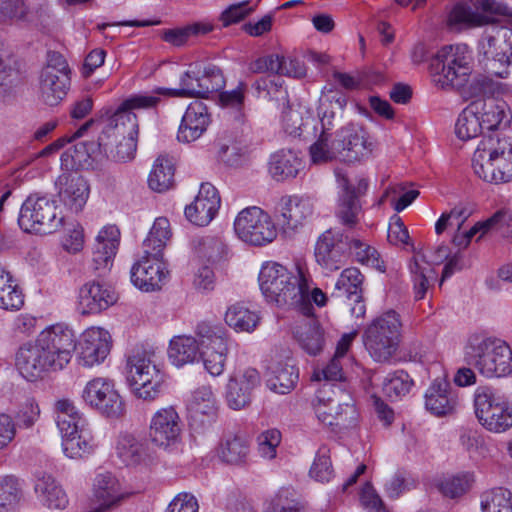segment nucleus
Instances as JSON below:
<instances>
[{
	"instance_id": "obj_1",
	"label": "nucleus",
	"mask_w": 512,
	"mask_h": 512,
	"mask_svg": "<svg viewBox=\"0 0 512 512\" xmlns=\"http://www.w3.org/2000/svg\"><path fill=\"white\" fill-rule=\"evenodd\" d=\"M342 113L327 109L322 112L316 141L310 146L312 163L325 164L335 159L344 162H357L368 158L375 143L367 129L358 122L341 124Z\"/></svg>"
},
{
	"instance_id": "obj_2",
	"label": "nucleus",
	"mask_w": 512,
	"mask_h": 512,
	"mask_svg": "<svg viewBox=\"0 0 512 512\" xmlns=\"http://www.w3.org/2000/svg\"><path fill=\"white\" fill-rule=\"evenodd\" d=\"M472 56L466 44L443 46L431 63L433 84L443 90L455 89L465 100L492 94L494 81L472 72Z\"/></svg>"
},
{
	"instance_id": "obj_3",
	"label": "nucleus",
	"mask_w": 512,
	"mask_h": 512,
	"mask_svg": "<svg viewBox=\"0 0 512 512\" xmlns=\"http://www.w3.org/2000/svg\"><path fill=\"white\" fill-rule=\"evenodd\" d=\"M469 365L487 379L503 378L512 374V349L498 337L470 336L465 348Z\"/></svg>"
},
{
	"instance_id": "obj_4",
	"label": "nucleus",
	"mask_w": 512,
	"mask_h": 512,
	"mask_svg": "<svg viewBox=\"0 0 512 512\" xmlns=\"http://www.w3.org/2000/svg\"><path fill=\"white\" fill-rule=\"evenodd\" d=\"M318 420L341 432L357 424L358 411L350 392L340 384L322 383L312 402Z\"/></svg>"
},
{
	"instance_id": "obj_5",
	"label": "nucleus",
	"mask_w": 512,
	"mask_h": 512,
	"mask_svg": "<svg viewBox=\"0 0 512 512\" xmlns=\"http://www.w3.org/2000/svg\"><path fill=\"white\" fill-rule=\"evenodd\" d=\"M55 421L62 437L63 453L70 459H80L94 452L97 444L87 419L68 399L55 404Z\"/></svg>"
},
{
	"instance_id": "obj_6",
	"label": "nucleus",
	"mask_w": 512,
	"mask_h": 512,
	"mask_svg": "<svg viewBox=\"0 0 512 512\" xmlns=\"http://www.w3.org/2000/svg\"><path fill=\"white\" fill-rule=\"evenodd\" d=\"M474 173L488 183L512 180V144L505 138L486 136L478 144L472 158Z\"/></svg>"
},
{
	"instance_id": "obj_7",
	"label": "nucleus",
	"mask_w": 512,
	"mask_h": 512,
	"mask_svg": "<svg viewBox=\"0 0 512 512\" xmlns=\"http://www.w3.org/2000/svg\"><path fill=\"white\" fill-rule=\"evenodd\" d=\"M304 272L297 267L294 274L277 262H266L262 265L258 282L260 290L268 303L277 307L292 308L302 301L300 286Z\"/></svg>"
},
{
	"instance_id": "obj_8",
	"label": "nucleus",
	"mask_w": 512,
	"mask_h": 512,
	"mask_svg": "<svg viewBox=\"0 0 512 512\" xmlns=\"http://www.w3.org/2000/svg\"><path fill=\"white\" fill-rule=\"evenodd\" d=\"M127 380L135 396L152 402L159 398L165 373L154 351L138 350L127 359Z\"/></svg>"
},
{
	"instance_id": "obj_9",
	"label": "nucleus",
	"mask_w": 512,
	"mask_h": 512,
	"mask_svg": "<svg viewBox=\"0 0 512 512\" xmlns=\"http://www.w3.org/2000/svg\"><path fill=\"white\" fill-rule=\"evenodd\" d=\"M139 125L133 116H128V125L113 122L99 135L97 142L80 143L88 157L95 158L104 153L115 161L126 162L134 158L137 149Z\"/></svg>"
},
{
	"instance_id": "obj_10",
	"label": "nucleus",
	"mask_w": 512,
	"mask_h": 512,
	"mask_svg": "<svg viewBox=\"0 0 512 512\" xmlns=\"http://www.w3.org/2000/svg\"><path fill=\"white\" fill-rule=\"evenodd\" d=\"M399 314L389 310L376 317L365 329L363 341L370 356L377 362H389L401 342Z\"/></svg>"
},
{
	"instance_id": "obj_11",
	"label": "nucleus",
	"mask_w": 512,
	"mask_h": 512,
	"mask_svg": "<svg viewBox=\"0 0 512 512\" xmlns=\"http://www.w3.org/2000/svg\"><path fill=\"white\" fill-rule=\"evenodd\" d=\"M478 53L486 60L489 75L506 78L512 57V28L489 25L478 42Z\"/></svg>"
},
{
	"instance_id": "obj_12",
	"label": "nucleus",
	"mask_w": 512,
	"mask_h": 512,
	"mask_svg": "<svg viewBox=\"0 0 512 512\" xmlns=\"http://www.w3.org/2000/svg\"><path fill=\"white\" fill-rule=\"evenodd\" d=\"M18 224L25 232L50 234L64 225L56 201L47 195L30 194L20 208Z\"/></svg>"
},
{
	"instance_id": "obj_13",
	"label": "nucleus",
	"mask_w": 512,
	"mask_h": 512,
	"mask_svg": "<svg viewBox=\"0 0 512 512\" xmlns=\"http://www.w3.org/2000/svg\"><path fill=\"white\" fill-rule=\"evenodd\" d=\"M474 410L479 423L488 431L501 433L512 427V406L490 386L476 388Z\"/></svg>"
},
{
	"instance_id": "obj_14",
	"label": "nucleus",
	"mask_w": 512,
	"mask_h": 512,
	"mask_svg": "<svg viewBox=\"0 0 512 512\" xmlns=\"http://www.w3.org/2000/svg\"><path fill=\"white\" fill-rule=\"evenodd\" d=\"M81 399L90 409L107 419H119L125 414V402L116 383L109 377L90 379L81 392Z\"/></svg>"
},
{
	"instance_id": "obj_15",
	"label": "nucleus",
	"mask_w": 512,
	"mask_h": 512,
	"mask_svg": "<svg viewBox=\"0 0 512 512\" xmlns=\"http://www.w3.org/2000/svg\"><path fill=\"white\" fill-rule=\"evenodd\" d=\"M234 230L239 239L253 246L271 243L277 237L272 218L263 209L251 206L242 209L234 220Z\"/></svg>"
},
{
	"instance_id": "obj_16",
	"label": "nucleus",
	"mask_w": 512,
	"mask_h": 512,
	"mask_svg": "<svg viewBox=\"0 0 512 512\" xmlns=\"http://www.w3.org/2000/svg\"><path fill=\"white\" fill-rule=\"evenodd\" d=\"M196 335L200 338L203 364L212 376L223 373L228 352V337L225 329L219 325L200 323L196 328Z\"/></svg>"
},
{
	"instance_id": "obj_17",
	"label": "nucleus",
	"mask_w": 512,
	"mask_h": 512,
	"mask_svg": "<svg viewBox=\"0 0 512 512\" xmlns=\"http://www.w3.org/2000/svg\"><path fill=\"white\" fill-rule=\"evenodd\" d=\"M70 68L66 59L57 52L48 54L47 64L40 75V96L49 106L57 105L70 88Z\"/></svg>"
},
{
	"instance_id": "obj_18",
	"label": "nucleus",
	"mask_w": 512,
	"mask_h": 512,
	"mask_svg": "<svg viewBox=\"0 0 512 512\" xmlns=\"http://www.w3.org/2000/svg\"><path fill=\"white\" fill-rule=\"evenodd\" d=\"M349 257V235L337 228L324 231L315 244L316 262L326 271L340 269Z\"/></svg>"
},
{
	"instance_id": "obj_19",
	"label": "nucleus",
	"mask_w": 512,
	"mask_h": 512,
	"mask_svg": "<svg viewBox=\"0 0 512 512\" xmlns=\"http://www.w3.org/2000/svg\"><path fill=\"white\" fill-rule=\"evenodd\" d=\"M182 420L174 406L156 410L149 422L148 435L151 443L167 450L177 446L181 441Z\"/></svg>"
},
{
	"instance_id": "obj_20",
	"label": "nucleus",
	"mask_w": 512,
	"mask_h": 512,
	"mask_svg": "<svg viewBox=\"0 0 512 512\" xmlns=\"http://www.w3.org/2000/svg\"><path fill=\"white\" fill-rule=\"evenodd\" d=\"M16 367L28 381H36L46 373L62 370L49 352H46L36 341L19 348L16 354Z\"/></svg>"
},
{
	"instance_id": "obj_21",
	"label": "nucleus",
	"mask_w": 512,
	"mask_h": 512,
	"mask_svg": "<svg viewBox=\"0 0 512 512\" xmlns=\"http://www.w3.org/2000/svg\"><path fill=\"white\" fill-rule=\"evenodd\" d=\"M92 506L87 512H111L120 506L125 494L118 478L110 471H96L91 488Z\"/></svg>"
},
{
	"instance_id": "obj_22",
	"label": "nucleus",
	"mask_w": 512,
	"mask_h": 512,
	"mask_svg": "<svg viewBox=\"0 0 512 512\" xmlns=\"http://www.w3.org/2000/svg\"><path fill=\"white\" fill-rule=\"evenodd\" d=\"M75 339L72 329L58 323L42 330L35 341L49 352V355L63 369L71 360L72 351L76 347Z\"/></svg>"
},
{
	"instance_id": "obj_23",
	"label": "nucleus",
	"mask_w": 512,
	"mask_h": 512,
	"mask_svg": "<svg viewBox=\"0 0 512 512\" xmlns=\"http://www.w3.org/2000/svg\"><path fill=\"white\" fill-rule=\"evenodd\" d=\"M111 336L100 327L86 329L75 347L79 365L91 368L102 363L109 355Z\"/></svg>"
},
{
	"instance_id": "obj_24",
	"label": "nucleus",
	"mask_w": 512,
	"mask_h": 512,
	"mask_svg": "<svg viewBox=\"0 0 512 512\" xmlns=\"http://www.w3.org/2000/svg\"><path fill=\"white\" fill-rule=\"evenodd\" d=\"M336 180L341 194L339 196L338 205L336 209V217L338 220L347 227H353L358 223V215L361 211V206L357 198L365 193L368 187V182L364 178L357 180V185H353L346 174L340 170L335 172Z\"/></svg>"
},
{
	"instance_id": "obj_25",
	"label": "nucleus",
	"mask_w": 512,
	"mask_h": 512,
	"mask_svg": "<svg viewBox=\"0 0 512 512\" xmlns=\"http://www.w3.org/2000/svg\"><path fill=\"white\" fill-rule=\"evenodd\" d=\"M169 272L162 256L145 254L131 268V281L142 291L151 292L162 288Z\"/></svg>"
},
{
	"instance_id": "obj_26",
	"label": "nucleus",
	"mask_w": 512,
	"mask_h": 512,
	"mask_svg": "<svg viewBox=\"0 0 512 512\" xmlns=\"http://www.w3.org/2000/svg\"><path fill=\"white\" fill-rule=\"evenodd\" d=\"M187 411L191 426L204 429L218 418V401L210 386L195 389L187 402Z\"/></svg>"
},
{
	"instance_id": "obj_27",
	"label": "nucleus",
	"mask_w": 512,
	"mask_h": 512,
	"mask_svg": "<svg viewBox=\"0 0 512 512\" xmlns=\"http://www.w3.org/2000/svg\"><path fill=\"white\" fill-rule=\"evenodd\" d=\"M261 384V377L255 368H245L230 377L227 384L226 401L233 410L248 406L253 391Z\"/></svg>"
},
{
	"instance_id": "obj_28",
	"label": "nucleus",
	"mask_w": 512,
	"mask_h": 512,
	"mask_svg": "<svg viewBox=\"0 0 512 512\" xmlns=\"http://www.w3.org/2000/svg\"><path fill=\"white\" fill-rule=\"evenodd\" d=\"M221 204L217 189L210 183H203L194 201L186 206V218L197 226L208 225L216 216Z\"/></svg>"
},
{
	"instance_id": "obj_29",
	"label": "nucleus",
	"mask_w": 512,
	"mask_h": 512,
	"mask_svg": "<svg viewBox=\"0 0 512 512\" xmlns=\"http://www.w3.org/2000/svg\"><path fill=\"white\" fill-rule=\"evenodd\" d=\"M77 299L78 310L82 314H96L115 304L118 297L111 287L89 281L80 287Z\"/></svg>"
},
{
	"instance_id": "obj_30",
	"label": "nucleus",
	"mask_w": 512,
	"mask_h": 512,
	"mask_svg": "<svg viewBox=\"0 0 512 512\" xmlns=\"http://www.w3.org/2000/svg\"><path fill=\"white\" fill-rule=\"evenodd\" d=\"M313 213V204L307 198L284 196L277 203L274 217L284 230H294Z\"/></svg>"
},
{
	"instance_id": "obj_31",
	"label": "nucleus",
	"mask_w": 512,
	"mask_h": 512,
	"mask_svg": "<svg viewBox=\"0 0 512 512\" xmlns=\"http://www.w3.org/2000/svg\"><path fill=\"white\" fill-rule=\"evenodd\" d=\"M211 122L207 106L201 101L191 102L180 123L177 139L183 143H190L200 138Z\"/></svg>"
},
{
	"instance_id": "obj_32",
	"label": "nucleus",
	"mask_w": 512,
	"mask_h": 512,
	"mask_svg": "<svg viewBox=\"0 0 512 512\" xmlns=\"http://www.w3.org/2000/svg\"><path fill=\"white\" fill-rule=\"evenodd\" d=\"M458 405V398L452 390L450 383L437 378L425 393V407L435 416H445L454 413Z\"/></svg>"
},
{
	"instance_id": "obj_33",
	"label": "nucleus",
	"mask_w": 512,
	"mask_h": 512,
	"mask_svg": "<svg viewBox=\"0 0 512 512\" xmlns=\"http://www.w3.org/2000/svg\"><path fill=\"white\" fill-rule=\"evenodd\" d=\"M120 230L116 225H106L98 233L93 251L94 270L111 267L120 244Z\"/></svg>"
},
{
	"instance_id": "obj_34",
	"label": "nucleus",
	"mask_w": 512,
	"mask_h": 512,
	"mask_svg": "<svg viewBox=\"0 0 512 512\" xmlns=\"http://www.w3.org/2000/svg\"><path fill=\"white\" fill-rule=\"evenodd\" d=\"M58 184L63 203L74 212L81 211L89 196L86 180L78 173H64L59 176Z\"/></svg>"
},
{
	"instance_id": "obj_35",
	"label": "nucleus",
	"mask_w": 512,
	"mask_h": 512,
	"mask_svg": "<svg viewBox=\"0 0 512 512\" xmlns=\"http://www.w3.org/2000/svg\"><path fill=\"white\" fill-rule=\"evenodd\" d=\"M293 336L299 347L310 356H317L324 350L325 332L313 318L297 324L293 329Z\"/></svg>"
},
{
	"instance_id": "obj_36",
	"label": "nucleus",
	"mask_w": 512,
	"mask_h": 512,
	"mask_svg": "<svg viewBox=\"0 0 512 512\" xmlns=\"http://www.w3.org/2000/svg\"><path fill=\"white\" fill-rule=\"evenodd\" d=\"M471 104L476 106V114L483 131H493L507 126L510 122L509 111L504 101L488 98Z\"/></svg>"
},
{
	"instance_id": "obj_37",
	"label": "nucleus",
	"mask_w": 512,
	"mask_h": 512,
	"mask_svg": "<svg viewBox=\"0 0 512 512\" xmlns=\"http://www.w3.org/2000/svg\"><path fill=\"white\" fill-rule=\"evenodd\" d=\"M34 491L40 504L48 509L64 510L69 504L67 493L52 475L37 477Z\"/></svg>"
},
{
	"instance_id": "obj_38",
	"label": "nucleus",
	"mask_w": 512,
	"mask_h": 512,
	"mask_svg": "<svg viewBox=\"0 0 512 512\" xmlns=\"http://www.w3.org/2000/svg\"><path fill=\"white\" fill-rule=\"evenodd\" d=\"M159 88L152 91L150 94H133L122 101L116 111L111 116V120L122 125H128V116H133L135 121L138 122L134 110L155 108L160 102V94L157 92Z\"/></svg>"
},
{
	"instance_id": "obj_39",
	"label": "nucleus",
	"mask_w": 512,
	"mask_h": 512,
	"mask_svg": "<svg viewBox=\"0 0 512 512\" xmlns=\"http://www.w3.org/2000/svg\"><path fill=\"white\" fill-rule=\"evenodd\" d=\"M200 352L199 337L196 339L192 336L178 335L169 342L168 358L178 368L194 363L199 358Z\"/></svg>"
},
{
	"instance_id": "obj_40",
	"label": "nucleus",
	"mask_w": 512,
	"mask_h": 512,
	"mask_svg": "<svg viewBox=\"0 0 512 512\" xmlns=\"http://www.w3.org/2000/svg\"><path fill=\"white\" fill-rule=\"evenodd\" d=\"M220 459L230 465H244L250 455V442L243 434L226 435L218 447Z\"/></svg>"
},
{
	"instance_id": "obj_41",
	"label": "nucleus",
	"mask_w": 512,
	"mask_h": 512,
	"mask_svg": "<svg viewBox=\"0 0 512 512\" xmlns=\"http://www.w3.org/2000/svg\"><path fill=\"white\" fill-rule=\"evenodd\" d=\"M116 453L126 465L136 466L146 462L148 458V446L141 438L125 432L118 436Z\"/></svg>"
},
{
	"instance_id": "obj_42",
	"label": "nucleus",
	"mask_w": 512,
	"mask_h": 512,
	"mask_svg": "<svg viewBox=\"0 0 512 512\" xmlns=\"http://www.w3.org/2000/svg\"><path fill=\"white\" fill-rule=\"evenodd\" d=\"M411 281L413 283L414 297L421 300L425 297L431 281L436 277L432 264L421 253L414 254L409 263Z\"/></svg>"
},
{
	"instance_id": "obj_43",
	"label": "nucleus",
	"mask_w": 512,
	"mask_h": 512,
	"mask_svg": "<svg viewBox=\"0 0 512 512\" xmlns=\"http://www.w3.org/2000/svg\"><path fill=\"white\" fill-rule=\"evenodd\" d=\"M260 319L256 310L250 309L248 305L242 302L230 305L225 313L226 324L236 332H253L257 328Z\"/></svg>"
},
{
	"instance_id": "obj_44",
	"label": "nucleus",
	"mask_w": 512,
	"mask_h": 512,
	"mask_svg": "<svg viewBox=\"0 0 512 512\" xmlns=\"http://www.w3.org/2000/svg\"><path fill=\"white\" fill-rule=\"evenodd\" d=\"M271 377L268 379L269 388L279 394H287L294 389L298 380V369L293 361L278 362L270 367Z\"/></svg>"
},
{
	"instance_id": "obj_45",
	"label": "nucleus",
	"mask_w": 512,
	"mask_h": 512,
	"mask_svg": "<svg viewBox=\"0 0 512 512\" xmlns=\"http://www.w3.org/2000/svg\"><path fill=\"white\" fill-rule=\"evenodd\" d=\"M301 166V160L290 150H280L271 155L269 173L276 181L294 178Z\"/></svg>"
},
{
	"instance_id": "obj_46",
	"label": "nucleus",
	"mask_w": 512,
	"mask_h": 512,
	"mask_svg": "<svg viewBox=\"0 0 512 512\" xmlns=\"http://www.w3.org/2000/svg\"><path fill=\"white\" fill-rule=\"evenodd\" d=\"M24 305V294L9 271L0 266V308L7 311L20 310Z\"/></svg>"
},
{
	"instance_id": "obj_47",
	"label": "nucleus",
	"mask_w": 512,
	"mask_h": 512,
	"mask_svg": "<svg viewBox=\"0 0 512 512\" xmlns=\"http://www.w3.org/2000/svg\"><path fill=\"white\" fill-rule=\"evenodd\" d=\"M490 23V17L479 13L464 3L456 4L448 17V25L456 30L469 29Z\"/></svg>"
},
{
	"instance_id": "obj_48",
	"label": "nucleus",
	"mask_w": 512,
	"mask_h": 512,
	"mask_svg": "<svg viewBox=\"0 0 512 512\" xmlns=\"http://www.w3.org/2000/svg\"><path fill=\"white\" fill-rule=\"evenodd\" d=\"M174 164L171 158L160 155L154 162L148 177L149 187L156 192H165L174 183Z\"/></svg>"
},
{
	"instance_id": "obj_49",
	"label": "nucleus",
	"mask_w": 512,
	"mask_h": 512,
	"mask_svg": "<svg viewBox=\"0 0 512 512\" xmlns=\"http://www.w3.org/2000/svg\"><path fill=\"white\" fill-rule=\"evenodd\" d=\"M172 236L170 222L165 217L155 219L148 236L143 242L144 253L162 256V251Z\"/></svg>"
},
{
	"instance_id": "obj_50",
	"label": "nucleus",
	"mask_w": 512,
	"mask_h": 512,
	"mask_svg": "<svg viewBox=\"0 0 512 512\" xmlns=\"http://www.w3.org/2000/svg\"><path fill=\"white\" fill-rule=\"evenodd\" d=\"M413 379L404 370L388 373L382 380V392L391 401L400 400L411 391Z\"/></svg>"
},
{
	"instance_id": "obj_51",
	"label": "nucleus",
	"mask_w": 512,
	"mask_h": 512,
	"mask_svg": "<svg viewBox=\"0 0 512 512\" xmlns=\"http://www.w3.org/2000/svg\"><path fill=\"white\" fill-rule=\"evenodd\" d=\"M364 277L355 267L344 269L339 278L337 279L332 292V297L335 298H348V297H359L362 294V284Z\"/></svg>"
},
{
	"instance_id": "obj_52",
	"label": "nucleus",
	"mask_w": 512,
	"mask_h": 512,
	"mask_svg": "<svg viewBox=\"0 0 512 512\" xmlns=\"http://www.w3.org/2000/svg\"><path fill=\"white\" fill-rule=\"evenodd\" d=\"M202 76V63H193L188 66V69L180 77V88H159L158 93L164 94L169 97H185V98H199L197 93H191L187 90H191L200 82Z\"/></svg>"
},
{
	"instance_id": "obj_53",
	"label": "nucleus",
	"mask_w": 512,
	"mask_h": 512,
	"mask_svg": "<svg viewBox=\"0 0 512 512\" xmlns=\"http://www.w3.org/2000/svg\"><path fill=\"white\" fill-rule=\"evenodd\" d=\"M22 499V484L13 475L0 477V512H14Z\"/></svg>"
},
{
	"instance_id": "obj_54",
	"label": "nucleus",
	"mask_w": 512,
	"mask_h": 512,
	"mask_svg": "<svg viewBox=\"0 0 512 512\" xmlns=\"http://www.w3.org/2000/svg\"><path fill=\"white\" fill-rule=\"evenodd\" d=\"M225 85V80L221 70L212 64H202V76L200 82L188 90L191 93H197L199 98H206L209 94L217 92Z\"/></svg>"
},
{
	"instance_id": "obj_55",
	"label": "nucleus",
	"mask_w": 512,
	"mask_h": 512,
	"mask_svg": "<svg viewBox=\"0 0 512 512\" xmlns=\"http://www.w3.org/2000/svg\"><path fill=\"white\" fill-rule=\"evenodd\" d=\"M476 106L470 103L458 116L455 124V133L461 140H469L483 132L477 117Z\"/></svg>"
},
{
	"instance_id": "obj_56",
	"label": "nucleus",
	"mask_w": 512,
	"mask_h": 512,
	"mask_svg": "<svg viewBox=\"0 0 512 512\" xmlns=\"http://www.w3.org/2000/svg\"><path fill=\"white\" fill-rule=\"evenodd\" d=\"M482 512H512V493L498 487L484 492L481 496Z\"/></svg>"
},
{
	"instance_id": "obj_57",
	"label": "nucleus",
	"mask_w": 512,
	"mask_h": 512,
	"mask_svg": "<svg viewBox=\"0 0 512 512\" xmlns=\"http://www.w3.org/2000/svg\"><path fill=\"white\" fill-rule=\"evenodd\" d=\"M30 9L25 0H0V22L17 24L29 21Z\"/></svg>"
},
{
	"instance_id": "obj_58",
	"label": "nucleus",
	"mask_w": 512,
	"mask_h": 512,
	"mask_svg": "<svg viewBox=\"0 0 512 512\" xmlns=\"http://www.w3.org/2000/svg\"><path fill=\"white\" fill-rule=\"evenodd\" d=\"M300 286L302 288L303 299L300 303L295 304L292 308L298 309L303 315L310 317L313 314L312 303L321 307L326 304L327 296L320 288L310 289L308 279L303 274Z\"/></svg>"
},
{
	"instance_id": "obj_59",
	"label": "nucleus",
	"mask_w": 512,
	"mask_h": 512,
	"mask_svg": "<svg viewBox=\"0 0 512 512\" xmlns=\"http://www.w3.org/2000/svg\"><path fill=\"white\" fill-rule=\"evenodd\" d=\"M416 487V481L411 473L397 470L385 483L384 491L388 498L398 499L404 493Z\"/></svg>"
},
{
	"instance_id": "obj_60",
	"label": "nucleus",
	"mask_w": 512,
	"mask_h": 512,
	"mask_svg": "<svg viewBox=\"0 0 512 512\" xmlns=\"http://www.w3.org/2000/svg\"><path fill=\"white\" fill-rule=\"evenodd\" d=\"M472 482V474H457L441 480L438 489L443 496L453 499L465 494L470 489Z\"/></svg>"
},
{
	"instance_id": "obj_61",
	"label": "nucleus",
	"mask_w": 512,
	"mask_h": 512,
	"mask_svg": "<svg viewBox=\"0 0 512 512\" xmlns=\"http://www.w3.org/2000/svg\"><path fill=\"white\" fill-rule=\"evenodd\" d=\"M349 255H353L357 262L377 269H382V262L375 248L358 238L349 236Z\"/></svg>"
},
{
	"instance_id": "obj_62",
	"label": "nucleus",
	"mask_w": 512,
	"mask_h": 512,
	"mask_svg": "<svg viewBox=\"0 0 512 512\" xmlns=\"http://www.w3.org/2000/svg\"><path fill=\"white\" fill-rule=\"evenodd\" d=\"M40 407L33 397H26L18 407L15 414L16 425L19 428L29 429L40 418Z\"/></svg>"
},
{
	"instance_id": "obj_63",
	"label": "nucleus",
	"mask_w": 512,
	"mask_h": 512,
	"mask_svg": "<svg viewBox=\"0 0 512 512\" xmlns=\"http://www.w3.org/2000/svg\"><path fill=\"white\" fill-rule=\"evenodd\" d=\"M255 8L256 4L252 5L250 1L231 4L221 12L219 21L223 27H229L243 21L255 11Z\"/></svg>"
},
{
	"instance_id": "obj_64",
	"label": "nucleus",
	"mask_w": 512,
	"mask_h": 512,
	"mask_svg": "<svg viewBox=\"0 0 512 512\" xmlns=\"http://www.w3.org/2000/svg\"><path fill=\"white\" fill-rule=\"evenodd\" d=\"M303 506L296 497L294 490L280 489L271 503L270 512H302Z\"/></svg>"
}]
</instances>
